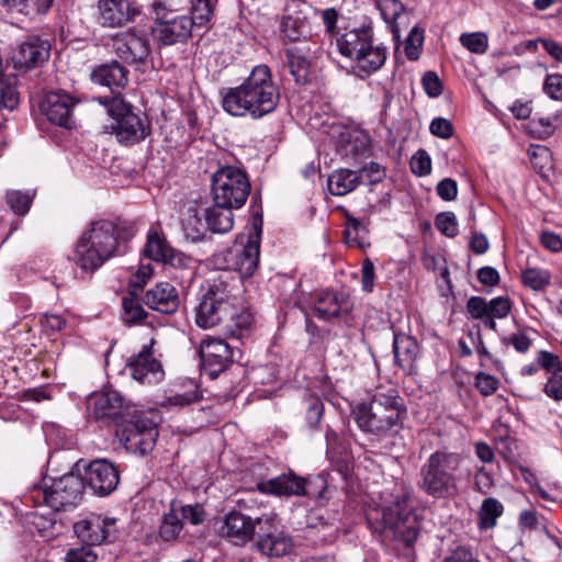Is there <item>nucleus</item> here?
<instances>
[{
    "mask_svg": "<svg viewBox=\"0 0 562 562\" xmlns=\"http://www.w3.org/2000/svg\"><path fill=\"white\" fill-rule=\"evenodd\" d=\"M260 247L257 240L236 245L229 250L231 265L241 278L251 277L259 265Z\"/></svg>",
    "mask_w": 562,
    "mask_h": 562,
    "instance_id": "obj_25",
    "label": "nucleus"
},
{
    "mask_svg": "<svg viewBox=\"0 0 562 562\" xmlns=\"http://www.w3.org/2000/svg\"><path fill=\"white\" fill-rule=\"evenodd\" d=\"M512 310V303L509 299L504 296H497L488 301V315L495 318L506 317Z\"/></svg>",
    "mask_w": 562,
    "mask_h": 562,
    "instance_id": "obj_59",
    "label": "nucleus"
},
{
    "mask_svg": "<svg viewBox=\"0 0 562 562\" xmlns=\"http://www.w3.org/2000/svg\"><path fill=\"white\" fill-rule=\"evenodd\" d=\"M83 491L82 477L71 472L53 480L50 484L44 479L40 486L34 487L31 497L35 504H44L53 510L59 512L77 506L82 498Z\"/></svg>",
    "mask_w": 562,
    "mask_h": 562,
    "instance_id": "obj_7",
    "label": "nucleus"
},
{
    "mask_svg": "<svg viewBox=\"0 0 562 562\" xmlns=\"http://www.w3.org/2000/svg\"><path fill=\"white\" fill-rule=\"evenodd\" d=\"M133 408L135 406L126 402L119 391L104 389L95 395L93 414L97 419L112 422L116 426Z\"/></svg>",
    "mask_w": 562,
    "mask_h": 562,
    "instance_id": "obj_16",
    "label": "nucleus"
},
{
    "mask_svg": "<svg viewBox=\"0 0 562 562\" xmlns=\"http://www.w3.org/2000/svg\"><path fill=\"white\" fill-rule=\"evenodd\" d=\"M213 14V5L211 0H195L192 4L191 16H189L190 29L206 25Z\"/></svg>",
    "mask_w": 562,
    "mask_h": 562,
    "instance_id": "obj_45",
    "label": "nucleus"
},
{
    "mask_svg": "<svg viewBox=\"0 0 562 562\" xmlns=\"http://www.w3.org/2000/svg\"><path fill=\"white\" fill-rule=\"evenodd\" d=\"M49 42L38 36H32L13 53V67L19 70L38 67L49 58Z\"/></svg>",
    "mask_w": 562,
    "mask_h": 562,
    "instance_id": "obj_18",
    "label": "nucleus"
},
{
    "mask_svg": "<svg viewBox=\"0 0 562 562\" xmlns=\"http://www.w3.org/2000/svg\"><path fill=\"white\" fill-rule=\"evenodd\" d=\"M411 169L413 173L424 177L430 173L431 160L429 155L424 149H419L411 160Z\"/></svg>",
    "mask_w": 562,
    "mask_h": 562,
    "instance_id": "obj_54",
    "label": "nucleus"
},
{
    "mask_svg": "<svg viewBox=\"0 0 562 562\" xmlns=\"http://www.w3.org/2000/svg\"><path fill=\"white\" fill-rule=\"evenodd\" d=\"M145 304L164 314H172L179 307L177 289L168 282H160L148 290L144 296Z\"/></svg>",
    "mask_w": 562,
    "mask_h": 562,
    "instance_id": "obj_26",
    "label": "nucleus"
},
{
    "mask_svg": "<svg viewBox=\"0 0 562 562\" xmlns=\"http://www.w3.org/2000/svg\"><path fill=\"white\" fill-rule=\"evenodd\" d=\"M543 392L554 401H562V375L559 373L552 374L547 381Z\"/></svg>",
    "mask_w": 562,
    "mask_h": 562,
    "instance_id": "obj_63",
    "label": "nucleus"
},
{
    "mask_svg": "<svg viewBox=\"0 0 562 562\" xmlns=\"http://www.w3.org/2000/svg\"><path fill=\"white\" fill-rule=\"evenodd\" d=\"M342 311H348V302L334 292H323L317 295L314 302L315 315L324 321L338 317Z\"/></svg>",
    "mask_w": 562,
    "mask_h": 562,
    "instance_id": "obj_32",
    "label": "nucleus"
},
{
    "mask_svg": "<svg viewBox=\"0 0 562 562\" xmlns=\"http://www.w3.org/2000/svg\"><path fill=\"white\" fill-rule=\"evenodd\" d=\"M16 82L15 76L0 74V110L12 111L19 104Z\"/></svg>",
    "mask_w": 562,
    "mask_h": 562,
    "instance_id": "obj_39",
    "label": "nucleus"
},
{
    "mask_svg": "<svg viewBox=\"0 0 562 562\" xmlns=\"http://www.w3.org/2000/svg\"><path fill=\"white\" fill-rule=\"evenodd\" d=\"M498 381L490 374L477 373L475 376V387L480 391L483 396H490L497 390Z\"/></svg>",
    "mask_w": 562,
    "mask_h": 562,
    "instance_id": "obj_60",
    "label": "nucleus"
},
{
    "mask_svg": "<svg viewBox=\"0 0 562 562\" xmlns=\"http://www.w3.org/2000/svg\"><path fill=\"white\" fill-rule=\"evenodd\" d=\"M544 91L550 95V98L562 100V75L553 74L547 76L544 81Z\"/></svg>",
    "mask_w": 562,
    "mask_h": 562,
    "instance_id": "obj_62",
    "label": "nucleus"
},
{
    "mask_svg": "<svg viewBox=\"0 0 562 562\" xmlns=\"http://www.w3.org/2000/svg\"><path fill=\"white\" fill-rule=\"evenodd\" d=\"M190 23L187 15L169 16L156 22L151 35L157 44L164 46L183 43L191 36Z\"/></svg>",
    "mask_w": 562,
    "mask_h": 562,
    "instance_id": "obj_21",
    "label": "nucleus"
},
{
    "mask_svg": "<svg viewBox=\"0 0 562 562\" xmlns=\"http://www.w3.org/2000/svg\"><path fill=\"white\" fill-rule=\"evenodd\" d=\"M234 206L215 203L203 209V216L210 225V232L226 234L234 227Z\"/></svg>",
    "mask_w": 562,
    "mask_h": 562,
    "instance_id": "obj_31",
    "label": "nucleus"
},
{
    "mask_svg": "<svg viewBox=\"0 0 562 562\" xmlns=\"http://www.w3.org/2000/svg\"><path fill=\"white\" fill-rule=\"evenodd\" d=\"M98 101L105 106L108 114L113 119L114 123L111 128L120 143L135 144L148 135L149 125L139 115L132 112L131 106L122 97H100Z\"/></svg>",
    "mask_w": 562,
    "mask_h": 562,
    "instance_id": "obj_9",
    "label": "nucleus"
},
{
    "mask_svg": "<svg viewBox=\"0 0 562 562\" xmlns=\"http://www.w3.org/2000/svg\"><path fill=\"white\" fill-rule=\"evenodd\" d=\"M178 514L181 518V521L184 519L192 525H200L204 521L205 518V512L199 504L181 506Z\"/></svg>",
    "mask_w": 562,
    "mask_h": 562,
    "instance_id": "obj_57",
    "label": "nucleus"
},
{
    "mask_svg": "<svg viewBox=\"0 0 562 562\" xmlns=\"http://www.w3.org/2000/svg\"><path fill=\"white\" fill-rule=\"evenodd\" d=\"M393 352L398 367L407 374L417 372L419 346L415 338L405 334H394Z\"/></svg>",
    "mask_w": 562,
    "mask_h": 562,
    "instance_id": "obj_24",
    "label": "nucleus"
},
{
    "mask_svg": "<svg viewBox=\"0 0 562 562\" xmlns=\"http://www.w3.org/2000/svg\"><path fill=\"white\" fill-rule=\"evenodd\" d=\"M127 74L128 71L125 67L117 61H114L95 68L91 78L95 83L110 88L113 94L112 97H121L119 89H122L127 85Z\"/></svg>",
    "mask_w": 562,
    "mask_h": 562,
    "instance_id": "obj_27",
    "label": "nucleus"
},
{
    "mask_svg": "<svg viewBox=\"0 0 562 562\" xmlns=\"http://www.w3.org/2000/svg\"><path fill=\"white\" fill-rule=\"evenodd\" d=\"M360 178L364 176L370 184L380 183L385 178V168L378 162L371 161L359 171Z\"/></svg>",
    "mask_w": 562,
    "mask_h": 562,
    "instance_id": "obj_58",
    "label": "nucleus"
},
{
    "mask_svg": "<svg viewBox=\"0 0 562 562\" xmlns=\"http://www.w3.org/2000/svg\"><path fill=\"white\" fill-rule=\"evenodd\" d=\"M462 457L448 449L434 451L420 465L418 472V488L435 499H450L459 494L458 472Z\"/></svg>",
    "mask_w": 562,
    "mask_h": 562,
    "instance_id": "obj_3",
    "label": "nucleus"
},
{
    "mask_svg": "<svg viewBox=\"0 0 562 562\" xmlns=\"http://www.w3.org/2000/svg\"><path fill=\"white\" fill-rule=\"evenodd\" d=\"M375 5L384 22L390 26L395 38L400 37V19L404 13V5L400 0H376Z\"/></svg>",
    "mask_w": 562,
    "mask_h": 562,
    "instance_id": "obj_37",
    "label": "nucleus"
},
{
    "mask_svg": "<svg viewBox=\"0 0 562 562\" xmlns=\"http://www.w3.org/2000/svg\"><path fill=\"white\" fill-rule=\"evenodd\" d=\"M258 540L256 548L265 555L284 557L293 548L292 539L283 532L277 531L276 517L272 515H262L258 517Z\"/></svg>",
    "mask_w": 562,
    "mask_h": 562,
    "instance_id": "obj_11",
    "label": "nucleus"
},
{
    "mask_svg": "<svg viewBox=\"0 0 562 562\" xmlns=\"http://www.w3.org/2000/svg\"><path fill=\"white\" fill-rule=\"evenodd\" d=\"M113 48L127 64L144 63L150 54V44L145 32L130 29L113 37Z\"/></svg>",
    "mask_w": 562,
    "mask_h": 562,
    "instance_id": "obj_13",
    "label": "nucleus"
},
{
    "mask_svg": "<svg viewBox=\"0 0 562 562\" xmlns=\"http://www.w3.org/2000/svg\"><path fill=\"white\" fill-rule=\"evenodd\" d=\"M521 281L526 286L540 291L550 283V274L546 270L529 268L522 271Z\"/></svg>",
    "mask_w": 562,
    "mask_h": 562,
    "instance_id": "obj_46",
    "label": "nucleus"
},
{
    "mask_svg": "<svg viewBox=\"0 0 562 562\" xmlns=\"http://www.w3.org/2000/svg\"><path fill=\"white\" fill-rule=\"evenodd\" d=\"M153 422L145 413L138 412L133 408L127 415L116 425V437L124 438V432L130 435H139L143 431L142 423Z\"/></svg>",
    "mask_w": 562,
    "mask_h": 562,
    "instance_id": "obj_43",
    "label": "nucleus"
},
{
    "mask_svg": "<svg viewBox=\"0 0 562 562\" xmlns=\"http://www.w3.org/2000/svg\"><path fill=\"white\" fill-rule=\"evenodd\" d=\"M183 528V524L178 514V510L175 504L171 505V509L164 516L162 522L159 528V536L165 541H172L178 538L181 530Z\"/></svg>",
    "mask_w": 562,
    "mask_h": 562,
    "instance_id": "obj_44",
    "label": "nucleus"
},
{
    "mask_svg": "<svg viewBox=\"0 0 562 562\" xmlns=\"http://www.w3.org/2000/svg\"><path fill=\"white\" fill-rule=\"evenodd\" d=\"M82 480L95 495L106 496L117 487L120 473L115 464L105 459H98L86 468Z\"/></svg>",
    "mask_w": 562,
    "mask_h": 562,
    "instance_id": "obj_14",
    "label": "nucleus"
},
{
    "mask_svg": "<svg viewBox=\"0 0 562 562\" xmlns=\"http://www.w3.org/2000/svg\"><path fill=\"white\" fill-rule=\"evenodd\" d=\"M41 0H0V4L9 11L23 14L41 13Z\"/></svg>",
    "mask_w": 562,
    "mask_h": 562,
    "instance_id": "obj_49",
    "label": "nucleus"
},
{
    "mask_svg": "<svg viewBox=\"0 0 562 562\" xmlns=\"http://www.w3.org/2000/svg\"><path fill=\"white\" fill-rule=\"evenodd\" d=\"M441 562H480L472 551L465 547L452 550Z\"/></svg>",
    "mask_w": 562,
    "mask_h": 562,
    "instance_id": "obj_64",
    "label": "nucleus"
},
{
    "mask_svg": "<svg viewBox=\"0 0 562 562\" xmlns=\"http://www.w3.org/2000/svg\"><path fill=\"white\" fill-rule=\"evenodd\" d=\"M120 238V227L114 223L104 220L92 222L76 244V265L93 272L112 257L124 252Z\"/></svg>",
    "mask_w": 562,
    "mask_h": 562,
    "instance_id": "obj_4",
    "label": "nucleus"
},
{
    "mask_svg": "<svg viewBox=\"0 0 562 562\" xmlns=\"http://www.w3.org/2000/svg\"><path fill=\"white\" fill-rule=\"evenodd\" d=\"M227 333L235 338H240L245 331H247L252 323V316L239 304V297L237 296V303L234 311L229 313L227 318L224 321Z\"/></svg>",
    "mask_w": 562,
    "mask_h": 562,
    "instance_id": "obj_36",
    "label": "nucleus"
},
{
    "mask_svg": "<svg viewBox=\"0 0 562 562\" xmlns=\"http://www.w3.org/2000/svg\"><path fill=\"white\" fill-rule=\"evenodd\" d=\"M467 311L474 319H483L488 315V301L482 296H471L467 302Z\"/></svg>",
    "mask_w": 562,
    "mask_h": 562,
    "instance_id": "obj_55",
    "label": "nucleus"
},
{
    "mask_svg": "<svg viewBox=\"0 0 562 562\" xmlns=\"http://www.w3.org/2000/svg\"><path fill=\"white\" fill-rule=\"evenodd\" d=\"M123 319L127 324H136L145 319L147 313L144 311L136 289H130L128 294L122 300Z\"/></svg>",
    "mask_w": 562,
    "mask_h": 562,
    "instance_id": "obj_41",
    "label": "nucleus"
},
{
    "mask_svg": "<svg viewBox=\"0 0 562 562\" xmlns=\"http://www.w3.org/2000/svg\"><path fill=\"white\" fill-rule=\"evenodd\" d=\"M324 414V404L319 397L310 396L306 400V420L312 428H316Z\"/></svg>",
    "mask_w": 562,
    "mask_h": 562,
    "instance_id": "obj_51",
    "label": "nucleus"
},
{
    "mask_svg": "<svg viewBox=\"0 0 562 562\" xmlns=\"http://www.w3.org/2000/svg\"><path fill=\"white\" fill-rule=\"evenodd\" d=\"M321 487L322 490L315 495L323 497L326 482L322 476L314 480H306L295 475L293 472L281 474L277 477L259 482L257 487L262 493L279 495V496H314L312 486Z\"/></svg>",
    "mask_w": 562,
    "mask_h": 562,
    "instance_id": "obj_10",
    "label": "nucleus"
},
{
    "mask_svg": "<svg viewBox=\"0 0 562 562\" xmlns=\"http://www.w3.org/2000/svg\"><path fill=\"white\" fill-rule=\"evenodd\" d=\"M386 59V52L384 47L373 46L370 44V48L366 49L361 56L356 58V63L358 68L366 71L367 74H371L380 69Z\"/></svg>",
    "mask_w": 562,
    "mask_h": 562,
    "instance_id": "obj_38",
    "label": "nucleus"
},
{
    "mask_svg": "<svg viewBox=\"0 0 562 562\" xmlns=\"http://www.w3.org/2000/svg\"><path fill=\"white\" fill-rule=\"evenodd\" d=\"M139 14L138 8L130 0H99L98 21L108 27H120L132 22Z\"/></svg>",
    "mask_w": 562,
    "mask_h": 562,
    "instance_id": "obj_20",
    "label": "nucleus"
},
{
    "mask_svg": "<svg viewBox=\"0 0 562 562\" xmlns=\"http://www.w3.org/2000/svg\"><path fill=\"white\" fill-rule=\"evenodd\" d=\"M200 357L204 373L216 379L232 362L233 351L225 340L207 338L200 346Z\"/></svg>",
    "mask_w": 562,
    "mask_h": 562,
    "instance_id": "obj_15",
    "label": "nucleus"
},
{
    "mask_svg": "<svg viewBox=\"0 0 562 562\" xmlns=\"http://www.w3.org/2000/svg\"><path fill=\"white\" fill-rule=\"evenodd\" d=\"M115 522V518L91 516L76 522L74 531L83 544L100 546L111 537Z\"/></svg>",
    "mask_w": 562,
    "mask_h": 562,
    "instance_id": "obj_22",
    "label": "nucleus"
},
{
    "mask_svg": "<svg viewBox=\"0 0 562 562\" xmlns=\"http://www.w3.org/2000/svg\"><path fill=\"white\" fill-rule=\"evenodd\" d=\"M286 65L294 81L304 86L311 81V61L296 49L285 52Z\"/></svg>",
    "mask_w": 562,
    "mask_h": 562,
    "instance_id": "obj_35",
    "label": "nucleus"
},
{
    "mask_svg": "<svg viewBox=\"0 0 562 562\" xmlns=\"http://www.w3.org/2000/svg\"><path fill=\"white\" fill-rule=\"evenodd\" d=\"M182 231L187 239L195 243L204 238L210 225L203 216V209L191 206L181 220Z\"/></svg>",
    "mask_w": 562,
    "mask_h": 562,
    "instance_id": "obj_33",
    "label": "nucleus"
},
{
    "mask_svg": "<svg viewBox=\"0 0 562 562\" xmlns=\"http://www.w3.org/2000/svg\"><path fill=\"white\" fill-rule=\"evenodd\" d=\"M460 42L475 54H484L487 49V36L484 33L462 34Z\"/></svg>",
    "mask_w": 562,
    "mask_h": 562,
    "instance_id": "obj_50",
    "label": "nucleus"
},
{
    "mask_svg": "<svg viewBox=\"0 0 562 562\" xmlns=\"http://www.w3.org/2000/svg\"><path fill=\"white\" fill-rule=\"evenodd\" d=\"M429 130L432 135L440 138H449L453 134V127L449 120L443 117H436L431 121Z\"/></svg>",
    "mask_w": 562,
    "mask_h": 562,
    "instance_id": "obj_61",
    "label": "nucleus"
},
{
    "mask_svg": "<svg viewBox=\"0 0 562 562\" xmlns=\"http://www.w3.org/2000/svg\"><path fill=\"white\" fill-rule=\"evenodd\" d=\"M99 553L91 546L82 544L71 548L65 555V562H95Z\"/></svg>",
    "mask_w": 562,
    "mask_h": 562,
    "instance_id": "obj_48",
    "label": "nucleus"
},
{
    "mask_svg": "<svg viewBox=\"0 0 562 562\" xmlns=\"http://www.w3.org/2000/svg\"><path fill=\"white\" fill-rule=\"evenodd\" d=\"M345 239L349 246L364 248L370 245L367 226L359 220L348 216L347 226L345 228Z\"/></svg>",
    "mask_w": 562,
    "mask_h": 562,
    "instance_id": "obj_40",
    "label": "nucleus"
},
{
    "mask_svg": "<svg viewBox=\"0 0 562 562\" xmlns=\"http://www.w3.org/2000/svg\"><path fill=\"white\" fill-rule=\"evenodd\" d=\"M351 415L361 431L385 438L402 429L406 408L396 389L380 386L369 402L356 405Z\"/></svg>",
    "mask_w": 562,
    "mask_h": 562,
    "instance_id": "obj_2",
    "label": "nucleus"
},
{
    "mask_svg": "<svg viewBox=\"0 0 562 562\" xmlns=\"http://www.w3.org/2000/svg\"><path fill=\"white\" fill-rule=\"evenodd\" d=\"M251 184L246 171L235 166H224L212 176L213 201L240 209L247 201Z\"/></svg>",
    "mask_w": 562,
    "mask_h": 562,
    "instance_id": "obj_8",
    "label": "nucleus"
},
{
    "mask_svg": "<svg viewBox=\"0 0 562 562\" xmlns=\"http://www.w3.org/2000/svg\"><path fill=\"white\" fill-rule=\"evenodd\" d=\"M422 85L426 94L430 98H437L442 92V82L435 71H427L422 78Z\"/></svg>",
    "mask_w": 562,
    "mask_h": 562,
    "instance_id": "obj_56",
    "label": "nucleus"
},
{
    "mask_svg": "<svg viewBox=\"0 0 562 562\" xmlns=\"http://www.w3.org/2000/svg\"><path fill=\"white\" fill-rule=\"evenodd\" d=\"M258 517L252 518L240 512H229L220 527V535L237 546L249 542L258 533Z\"/></svg>",
    "mask_w": 562,
    "mask_h": 562,
    "instance_id": "obj_17",
    "label": "nucleus"
},
{
    "mask_svg": "<svg viewBox=\"0 0 562 562\" xmlns=\"http://www.w3.org/2000/svg\"><path fill=\"white\" fill-rule=\"evenodd\" d=\"M144 255L151 260L169 263L173 267L181 266L183 262L182 255L171 248L166 239L156 232L148 234Z\"/></svg>",
    "mask_w": 562,
    "mask_h": 562,
    "instance_id": "obj_29",
    "label": "nucleus"
},
{
    "mask_svg": "<svg viewBox=\"0 0 562 562\" xmlns=\"http://www.w3.org/2000/svg\"><path fill=\"white\" fill-rule=\"evenodd\" d=\"M279 100L269 67L258 65L240 86L227 90L222 105L233 116L261 119L277 109Z\"/></svg>",
    "mask_w": 562,
    "mask_h": 562,
    "instance_id": "obj_1",
    "label": "nucleus"
},
{
    "mask_svg": "<svg viewBox=\"0 0 562 562\" xmlns=\"http://www.w3.org/2000/svg\"><path fill=\"white\" fill-rule=\"evenodd\" d=\"M504 507L499 501L490 497L483 501L479 510L480 529H491L496 526V520L502 516Z\"/></svg>",
    "mask_w": 562,
    "mask_h": 562,
    "instance_id": "obj_42",
    "label": "nucleus"
},
{
    "mask_svg": "<svg viewBox=\"0 0 562 562\" xmlns=\"http://www.w3.org/2000/svg\"><path fill=\"white\" fill-rule=\"evenodd\" d=\"M238 292L239 279L227 274L214 278L196 306V325L201 328H212L223 323L234 311Z\"/></svg>",
    "mask_w": 562,
    "mask_h": 562,
    "instance_id": "obj_5",
    "label": "nucleus"
},
{
    "mask_svg": "<svg viewBox=\"0 0 562 562\" xmlns=\"http://www.w3.org/2000/svg\"><path fill=\"white\" fill-rule=\"evenodd\" d=\"M33 195L22 191H10L7 193V202L10 209L19 215H24L29 212Z\"/></svg>",
    "mask_w": 562,
    "mask_h": 562,
    "instance_id": "obj_47",
    "label": "nucleus"
},
{
    "mask_svg": "<svg viewBox=\"0 0 562 562\" xmlns=\"http://www.w3.org/2000/svg\"><path fill=\"white\" fill-rule=\"evenodd\" d=\"M151 347L153 341L143 346V349L127 361L131 376L142 383L156 382L162 375L161 364L154 358Z\"/></svg>",
    "mask_w": 562,
    "mask_h": 562,
    "instance_id": "obj_23",
    "label": "nucleus"
},
{
    "mask_svg": "<svg viewBox=\"0 0 562 562\" xmlns=\"http://www.w3.org/2000/svg\"><path fill=\"white\" fill-rule=\"evenodd\" d=\"M424 42V31L418 26H414L407 37L405 52L411 60L418 58V49Z\"/></svg>",
    "mask_w": 562,
    "mask_h": 562,
    "instance_id": "obj_52",
    "label": "nucleus"
},
{
    "mask_svg": "<svg viewBox=\"0 0 562 562\" xmlns=\"http://www.w3.org/2000/svg\"><path fill=\"white\" fill-rule=\"evenodd\" d=\"M372 43L370 29H355L342 34L337 40V47L341 55L356 60Z\"/></svg>",
    "mask_w": 562,
    "mask_h": 562,
    "instance_id": "obj_28",
    "label": "nucleus"
},
{
    "mask_svg": "<svg viewBox=\"0 0 562 562\" xmlns=\"http://www.w3.org/2000/svg\"><path fill=\"white\" fill-rule=\"evenodd\" d=\"M308 5L301 0H291L286 3L280 24L282 40L297 42L311 35Z\"/></svg>",
    "mask_w": 562,
    "mask_h": 562,
    "instance_id": "obj_12",
    "label": "nucleus"
},
{
    "mask_svg": "<svg viewBox=\"0 0 562 562\" xmlns=\"http://www.w3.org/2000/svg\"><path fill=\"white\" fill-rule=\"evenodd\" d=\"M436 227L447 237H454L458 234V224L453 213L443 212L436 217Z\"/></svg>",
    "mask_w": 562,
    "mask_h": 562,
    "instance_id": "obj_53",
    "label": "nucleus"
},
{
    "mask_svg": "<svg viewBox=\"0 0 562 562\" xmlns=\"http://www.w3.org/2000/svg\"><path fill=\"white\" fill-rule=\"evenodd\" d=\"M75 104L76 101L70 94L63 91H54L45 95L41 103V110L52 123L71 128L74 125L71 114Z\"/></svg>",
    "mask_w": 562,
    "mask_h": 562,
    "instance_id": "obj_19",
    "label": "nucleus"
},
{
    "mask_svg": "<svg viewBox=\"0 0 562 562\" xmlns=\"http://www.w3.org/2000/svg\"><path fill=\"white\" fill-rule=\"evenodd\" d=\"M367 520L373 530L386 539L412 546L418 536V524L408 505V497H398L392 505L381 510L374 509L367 514Z\"/></svg>",
    "mask_w": 562,
    "mask_h": 562,
    "instance_id": "obj_6",
    "label": "nucleus"
},
{
    "mask_svg": "<svg viewBox=\"0 0 562 562\" xmlns=\"http://www.w3.org/2000/svg\"><path fill=\"white\" fill-rule=\"evenodd\" d=\"M140 427H143V431L139 435L124 432V438L119 440L127 451L145 456L154 449L158 438V430L154 422L142 423Z\"/></svg>",
    "mask_w": 562,
    "mask_h": 562,
    "instance_id": "obj_30",
    "label": "nucleus"
},
{
    "mask_svg": "<svg viewBox=\"0 0 562 562\" xmlns=\"http://www.w3.org/2000/svg\"><path fill=\"white\" fill-rule=\"evenodd\" d=\"M360 183L359 172L349 169L335 170L327 180L329 192L337 196H342L353 191Z\"/></svg>",
    "mask_w": 562,
    "mask_h": 562,
    "instance_id": "obj_34",
    "label": "nucleus"
}]
</instances>
